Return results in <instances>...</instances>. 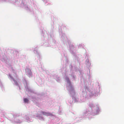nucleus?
<instances>
[{
    "label": "nucleus",
    "instance_id": "20e7f679",
    "mask_svg": "<svg viewBox=\"0 0 124 124\" xmlns=\"http://www.w3.org/2000/svg\"><path fill=\"white\" fill-rule=\"evenodd\" d=\"M67 79H68V80H69V78H67Z\"/></svg>",
    "mask_w": 124,
    "mask_h": 124
},
{
    "label": "nucleus",
    "instance_id": "7ed1b4c3",
    "mask_svg": "<svg viewBox=\"0 0 124 124\" xmlns=\"http://www.w3.org/2000/svg\"><path fill=\"white\" fill-rule=\"evenodd\" d=\"M14 81H15V83L16 84H18L17 82L15 80H14Z\"/></svg>",
    "mask_w": 124,
    "mask_h": 124
},
{
    "label": "nucleus",
    "instance_id": "f03ea898",
    "mask_svg": "<svg viewBox=\"0 0 124 124\" xmlns=\"http://www.w3.org/2000/svg\"><path fill=\"white\" fill-rule=\"evenodd\" d=\"M28 100L27 98H24V101L25 103L28 102Z\"/></svg>",
    "mask_w": 124,
    "mask_h": 124
},
{
    "label": "nucleus",
    "instance_id": "f257e3e1",
    "mask_svg": "<svg viewBox=\"0 0 124 124\" xmlns=\"http://www.w3.org/2000/svg\"><path fill=\"white\" fill-rule=\"evenodd\" d=\"M41 113H42L43 115L47 116H50L51 115V114L49 113L46 112H45L42 111L41 112Z\"/></svg>",
    "mask_w": 124,
    "mask_h": 124
}]
</instances>
